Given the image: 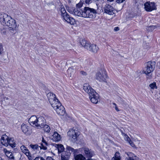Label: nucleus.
I'll return each instance as SVG.
<instances>
[{"instance_id":"1","label":"nucleus","mask_w":160,"mask_h":160,"mask_svg":"<svg viewBox=\"0 0 160 160\" xmlns=\"http://www.w3.org/2000/svg\"><path fill=\"white\" fill-rule=\"evenodd\" d=\"M0 22L3 25L8 27L9 31L13 33L16 31L17 24L15 20L11 16L6 14H0Z\"/></svg>"},{"instance_id":"2","label":"nucleus","mask_w":160,"mask_h":160,"mask_svg":"<svg viewBox=\"0 0 160 160\" xmlns=\"http://www.w3.org/2000/svg\"><path fill=\"white\" fill-rule=\"evenodd\" d=\"M83 88L84 91L88 94L91 102L93 103H98L99 99L98 94L90 86L88 83H84Z\"/></svg>"},{"instance_id":"3","label":"nucleus","mask_w":160,"mask_h":160,"mask_svg":"<svg viewBox=\"0 0 160 160\" xmlns=\"http://www.w3.org/2000/svg\"><path fill=\"white\" fill-rule=\"evenodd\" d=\"M28 122L34 127H41L43 125L44 119L43 117L38 118L36 116L33 115L29 119Z\"/></svg>"},{"instance_id":"4","label":"nucleus","mask_w":160,"mask_h":160,"mask_svg":"<svg viewBox=\"0 0 160 160\" xmlns=\"http://www.w3.org/2000/svg\"><path fill=\"white\" fill-rule=\"evenodd\" d=\"M97 13L95 9L88 7H85L82 11V17L91 18H94Z\"/></svg>"},{"instance_id":"5","label":"nucleus","mask_w":160,"mask_h":160,"mask_svg":"<svg viewBox=\"0 0 160 160\" xmlns=\"http://www.w3.org/2000/svg\"><path fill=\"white\" fill-rule=\"evenodd\" d=\"M145 67L143 68L142 73L147 76L152 72L155 69V62L149 61L145 64Z\"/></svg>"},{"instance_id":"6","label":"nucleus","mask_w":160,"mask_h":160,"mask_svg":"<svg viewBox=\"0 0 160 160\" xmlns=\"http://www.w3.org/2000/svg\"><path fill=\"white\" fill-rule=\"evenodd\" d=\"M60 10L62 17L66 21L71 25H74L75 23V19L73 18L70 17L68 14L63 6L61 7Z\"/></svg>"},{"instance_id":"7","label":"nucleus","mask_w":160,"mask_h":160,"mask_svg":"<svg viewBox=\"0 0 160 160\" xmlns=\"http://www.w3.org/2000/svg\"><path fill=\"white\" fill-rule=\"evenodd\" d=\"M80 43L83 47L92 52L96 53L99 50L98 47L96 44H92L83 40Z\"/></svg>"},{"instance_id":"8","label":"nucleus","mask_w":160,"mask_h":160,"mask_svg":"<svg viewBox=\"0 0 160 160\" xmlns=\"http://www.w3.org/2000/svg\"><path fill=\"white\" fill-rule=\"evenodd\" d=\"M80 134V132L76 128L70 129L68 132V135L69 139L73 142L78 140V137Z\"/></svg>"},{"instance_id":"9","label":"nucleus","mask_w":160,"mask_h":160,"mask_svg":"<svg viewBox=\"0 0 160 160\" xmlns=\"http://www.w3.org/2000/svg\"><path fill=\"white\" fill-rule=\"evenodd\" d=\"M108 78L106 72L104 69H101L96 74L95 78L98 81L101 82H106Z\"/></svg>"},{"instance_id":"10","label":"nucleus","mask_w":160,"mask_h":160,"mask_svg":"<svg viewBox=\"0 0 160 160\" xmlns=\"http://www.w3.org/2000/svg\"><path fill=\"white\" fill-rule=\"evenodd\" d=\"M57 113L60 115H63L65 112V108L59 101L52 106Z\"/></svg>"},{"instance_id":"11","label":"nucleus","mask_w":160,"mask_h":160,"mask_svg":"<svg viewBox=\"0 0 160 160\" xmlns=\"http://www.w3.org/2000/svg\"><path fill=\"white\" fill-rule=\"evenodd\" d=\"M79 150L81 153H83L88 158H92L95 155L94 152L88 147H84L80 148Z\"/></svg>"},{"instance_id":"12","label":"nucleus","mask_w":160,"mask_h":160,"mask_svg":"<svg viewBox=\"0 0 160 160\" xmlns=\"http://www.w3.org/2000/svg\"><path fill=\"white\" fill-rule=\"evenodd\" d=\"M144 9L147 12H151L157 9L155 3L148 2L144 4Z\"/></svg>"},{"instance_id":"13","label":"nucleus","mask_w":160,"mask_h":160,"mask_svg":"<svg viewBox=\"0 0 160 160\" xmlns=\"http://www.w3.org/2000/svg\"><path fill=\"white\" fill-rule=\"evenodd\" d=\"M47 96L52 106L59 101L58 99L56 98L55 94L53 93H48L47 94Z\"/></svg>"},{"instance_id":"14","label":"nucleus","mask_w":160,"mask_h":160,"mask_svg":"<svg viewBox=\"0 0 160 160\" xmlns=\"http://www.w3.org/2000/svg\"><path fill=\"white\" fill-rule=\"evenodd\" d=\"M42 142H43V143L41 144V146H38L37 144H31L30 145V146L34 150H37L39 149V148L41 149H42L44 150H46L47 148L46 146L48 145V143L43 138L42 140Z\"/></svg>"},{"instance_id":"15","label":"nucleus","mask_w":160,"mask_h":160,"mask_svg":"<svg viewBox=\"0 0 160 160\" xmlns=\"http://www.w3.org/2000/svg\"><path fill=\"white\" fill-rule=\"evenodd\" d=\"M104 10L105 13L110 15H113L115 12L113 7L108 4L105 6Z\"/></svg>"},{"instance_id":"16","label":"nucleus","mask_w":160,"mask_h":160,"mask_svg":"<svg viewBox=\"0 0 160 160\" xmlns=\"http://www.w3.org/2000/svg\"><path fill=\"white\" fill-rule=\"evenodd\" d=\"M21 129L22 132L27 135H30L31 131L29 127L24 124H22L21 126Z\"/></svg>"},{"instance_id":"17","label":"nucleus","mask_w":160,"mask_h":160,"mask_svg":"<svg viewBox=\"0 0 160 160\" xmlns=\"http://www.w3.org/2000/svg\"><path fill=\"white\" fill-rule=\"evenodd\" d=\"M9 137L6 134H4L2 136L1 139V143L4 146L7 147L8 145Z\"/></svg>"},{"instance_id":"18","label":"nucleus","mask_w":160,"mask_h":160,"mask_svg":"<svg viewBox=\"0 0 160 160\" xmlns=\"http://www.w3.org/2000/svg\"><path fill=\"white\" fill-rule=\"evenodd\" d=\"M71 153L69 152L64 151L61 155V160H69Z\"/></svg>"},{"instance_id":"19","label":"nucleus","mask_w":160,"mask_h":160,"mask_svg":"<svg viewBox=\"0 0 160 160\" xmlns=\"http://www.w3.org/2000/svg\"><path fill=\"white\" fill-rule=\"evenodd\" d=\"M2 150L6 156L9 158L10 160H14V157L12 152L7 150V149L5 148H3Z\"/></svg>"},{"instance_id":"20","label":"nucleus","mask_w":160,"mask_h":160,"mask_svg":"<svg viewBox=\"0 0 160 160\" xmlns=\"http://www.w3.org/2000/svg\"><path fill=\"white\" fill-rule=\"evenodd\" d=\"M52 139L55 142H58L61 139V136L57 132H55L52 135Z\"/></svg>"},{"instance_id":"21","label":"nucleus","mask_w":160,"mask_h":160,"mask_svg":"<svg viewBox=\"0 0 160 160\" xmlns=\"http://www.w3.org/2000/svg\"><path fill=\"white\" fill-rule=\"evenodd\" d=\"M126 160H134L135 159L136 156L132 152H126Z\"/></svg>"},{"instance_id":"22","label":"nucleus","mask_w":160,"mask_h":160,"mask_svg":"<svg viewBox=\"0 0 160 160\" xmlns=\"http://www.w3.org/2000/svg\"><path fill=\"white\" fill-rule=\"evenodd\" d=\"M68 74L70 77L72 76L76 72V70L74 67H70L67 70Z\"/></svg>"},{"instance_id":"23","label":"nucleus","mask_w":160,"mask_h":160,"mask_svg":"<svg viewBox=\"0 0 160 160\" xmlns=\"http://www.w3.org/2000/svg\"><path fill=\"white\" fill-rule=\"evenodd\" d=\"M74 158L75 160H86L85 157L82 154L74 155Z\"/></svg>"},{"instance_id":"24","label":"nucleus","mask_w":160,"mask_h":160,"mask_svg":"<svg viewBox=\"0 0 160 160\" xmlns=\"http://www.w3.org/2000/svg\"><path fill=\"white\" fill-rule=\"evenodd\" d=\"M8 145L12 148L16 146V144L15 143L13 138H9Z\"/></svg>"},{"instance_id":"25","label":"nucleus","mask_w":160,"mask_h":160,"mask_svg":"<svg viewBox=\"0 0 160 160\" xmlns=\"http://www.w3.org/2000/svg\"><path fill=\"white\" fill-rule=\"evenodd\" d=\"M20 148L22 152L26 155L29 152V151L28 150L24 145L20 147Z\"/></svg>"},{"instance_id":"26","label":"nucleus","mask_w":160,"mask_h":160,"mask_svg":"<svg viewBox=\"0 0 160 160\" xmlns=\"http://www.w3.org/2000/svg\"><path fill=\"white\" fill-rule=\"evenodd\" d=\"M73 14L75 15L82 17V12H81L77 8H75Z\"/></svg>"},{"instance_id":"27","label":"nucleus","mask_w":160,"mask_h":160,"mask_svg":"<svg viewBox=\"0 0 160 160\" xmlns=\"http://www.w3.org/2000/svg\"><path fill=\"white\" fill-rule=\"evenodd\" d=\"M57 148L58 152H63V151L64 149V148L63 145H62V144H57Z\"/></svg>"},{"instance_id":"28","label":"nucleus","mask_w":160,"mask_h":160,"mask_svg":"<svg viewBox=\"0 0 160 160\" xmlns=\"http://www.w3.org/2000/svg\"><path fill=\"white\" fill-rule=\"evenodd\" d=\"M149 86L151 89H154L157 88L156 83L155 82H153V83L150 84Z\"/></svg>"},{"instance_id":"29","label":"nucleus","mask_w":160,"mask_h":160,"mask_svg":"<svg viewBox=\"0 0 160 160\" xmlns=\"http://www.w3.org/2000/svg\"><path fill=\"white\" fill-rule=\"evenodd\" d=\"M43 129L45 132H49L51 129L48 125H45L43 127Z\"/></svg>"},{"instance_id":"30","label":"nucleus","mask_w":160,"mask_h":160,"mask_svg":"<svg viewBox=\"0 0 160 160\" xmlns=\"http://www.w3.org/2000/svg\"><path fill=\"white\" fill-rule=\"evenodd\" d=\"M157 28L156 26H151L148 27V30L149 31H152L154 29Z\"/></svg>"},{"instance_id":"31","label":"nucleus","mask_w":160,"mask_h":160,"mask_svg":"<svg viewBox=\"0 0 160 160\" xmlns=\"http://www.w3.org/2000/svg\"><path fill=\"white\" fill-rule=\"evenodd\" d=\"M75 9V8H74L72 7L69 8L68 9V12H69L70 13L73 14L74 11Z\"/></svg>"},{"instance_id":"32","label":"nucleus","mask_w":160,"mask_h":160,"mask_svg":"<svg viewBox=\"0 0 160 160\" xmlns=\"http://www.w3.org/2000/svg\"><path fill=\"white\" fill-rule=\"evenodd\" d=\"M124 139L125 141L128 142L131 141L130 138L126 134H124Z\"/></svg>"},{"instance_id":"33","label":"nucleus","mask_w":160,"mask_h":160,"mask_svg":"<svg viewBox=\"0 0 160 160\" xmlns=\"http://www.w3.org/2000/svg\"><path fill=\"white\" fill-rule=\"evenodd\" d=\"M72 152H73V153L74 154V155L75 156H76V154L79 153L80 152H81L80 151L79 148L78 149H74V150Z\"/></svg>"},{"instance_id":"34","label":"nucleus","mask_w":160,"mask_h":160,"mask_svg":"<svg viewBox=\"0 0 160 160\" xmlns=\"http://www.w3.org/2000/svg\"><path fill=\"white\" fill-rule=\"evenodd\" d=\"M66 150H68V151L69 152H69L71 151L72 152H73V151L74 150V149L71 147H70V146H67L66 148Z\"/></svg>"},{"instance_id":"35","label":"nucleus","mask_w":160,"mask_h":160,"mask_svg":"<svg viewBox=\"0 0 160 160\" xmlns=\"http://www.w3.org/2000/svg\"><path fill=\"white\" fill-rule=\"evenodd\" d=\"M26 155L27 156L29 160H33V158L31 154L30 153V152L28 153Z\"/></svg>"},{"instance_id":"36","label":"nucleus","mask_w":160,"mask_h":160,"mask_svg":"<svg viewBox=\"0 0 160 160\" xmlns=\"http://www.w3.org/2000/svg\"><path fill=\"white\" fill-rule=\"evenodd\" d=\"M83 5V2H80L78 3L77 4L76 7L77 8H80Z\"/></svg>"},{"instance_id":"37","label":"nucleus","mask_w":160,"mask_h":160,"mask_svg":"<svg viewBox=\"0 0 160 160\" xmlns=\"http://www.w3.org/2000/svg\"><path fill=\"white\" fill-rule=\"evenodd\" d=\"M115 160L118 158H120L119 153L118 152H116L115 155Z\"/></svg>"},{"instance_id":"38","label":"nucleus","mask_w":160,"mask_h":160,"mask_svg":"<svg viewBox=\"0 0 160 160\" xmlns=\"http://www.w3.org/2000/svg\"><path fill=\"white\" fill-rule=\"evenodd\" d=\"M83 2H85L86 4H89L91 3L92 0H82Z\"/></svg>"},{"instance_id":"39","label":"nucleus","mask_w":160,"mask_h":160,"mask_svg":"<svg viewBox=\"0 0 160 160\" xmlns=\"http://www.w3.org/2000/svg\"><path fill=\"white\" fill-rule=\"evenodd\" d=\"M81 61H82V62L83 63L82 64V65L83 66H84L86 65L87 63V61L85 60H82Z\"/></svg>"},{"instance_id":"40","label":"nucleus","mask_w":160,"mask_h":160,"mask_svg":"<svg viewBox=\"0 0 160 160\" xmlns=\"http://www.w3.org/2000/svg\"><path fill=\"white\" fill-rule=\"evenodd\" d=\"M129 143L132 147L134 148H136L134 144L132 141H131L130 142H129Z\"/></svg>"},{"instance_id":"41","label":"nucleus","mask_w":160,"mask_h":160,"mask_svg":"<svg viewBox=\"0 0 160 160\" xmlns=\"http://www.w3.org/2000/svg\"><path fill=\"white\" fill-rule=\"evenodd\" d=\"M80 73L81 74H82L83 75H84V76H86L87 75V73L86 72H85L84 71H81Z\"/></svg>"},{"instance_id":"42","label":"nucleus","mask_w":160,"mask_h":160,"mask_svg":"<svg viewBox=\"0 0 160 160\" xmlns=\"http://www.w3.org/2000/svg\"><path fill=\"white\" fill-rule=\"evenodd\" d=\"M125 0H116V2L118 3H122Z\"/></svg>"},{"instance_id":"43","label":"nucleus","mask_w":160,"mask_h":160,"mask_svg":"<svg viewBox=\"0 0 160 160\" xmlns=\"http://www.w3.org/2000/svg\"><path fill=\"white\" fill-rule=\"evenodd\" d=\"M113 104L115 106V109L117 111H119V110L118 108L117 107V106L115 103H113Z\"/></svg>"},{"instance_id":"44","label":"nucleus","mask_w":160,"mask_h":160,"mask_svg":"<svg viewBox=\"0 0 160 160\" xmlns=\"http://www.w3.org/2000/svg\"><path fill=\"white\" fill-rule=\"evenodd\" d=\"M46 160H55L51 157H48L46 158Z\"/></svg>"},{"instance_id":"45","label":"nucleus","mask_w":160,"mask_h":160,"mask_svg":"<svg viewBox=\"0 0 160 160\" xmlns=\"http://www.w3.org/2000/svg\"><path fill=\"white\" fill-rule=\"evenodd\" d=\"M114 30L116 31H117L119 30V28L118 27H116L114 28Z\"/></svg>"},{"instance_id":"46","label":"nucleus","mask_w":160,"mask_h":160,"mask_svg":"<svg viewBox=\"0 0 160 160\" xmlns=\"http://www.w3.org/2000/svg\"><path fill=\"white\" fill-rule=\"evenodd\" d=\"M3 49L2 48H0V54H1L2 52Z\"/></svg>"},{"instance_id":"47","label":"nucleus","mask_w":160,"mask_h":160,"mask_svg":"<svg viewBox=\"0 0 160 160\" xmlns=\"http://www.w3.org/2000/svg\"><path fill=\"white\" fill-rule=\"evenodd\" d=\"M33 160H40V157H36Z\"/></svg>"},{"instance_id":"48","label":"nucleus","mask_w":160,"mask_h":160,"mask_svg":"<svg viewBox=\"0 0 160 160\" xmlns=\"http://www.w3.org/2000/svg\"><path fill=\"white\" fill-rule=\"evenodd\" d=\"M40 160H45V159L42 157H40Z\"/></svg>"},{"instance_id":"49","label":"nucleus","mask_w":160,"mask_h":160,"mask_svg":"<svg viewBox=\"0 0 160 160\" xmlns=\"http://www.w3.org/2000/svg\"><path fill=\"white\" fill-rule=\"evenodd\" d=\"M114 0H108V1L109 2H112Z\"/></svg>"},{"instance_id":"50","label":"nucleus","mask_w":160,"mask_h":160,"mask_svg":"<svg viewBox=\"0 0 160 160\" xmlns=\"http://www.w3.org/2000/svg\"><path fill=\"white\" fill-rule=\"evenodd\" d=\"M6 100H8V98H7V97L6 98Z\"/></svg>"},{"instance_id":"51","label":"nucleus","mask_w":160,"mask_h":160,"mask_svg":"<svg viewBox=\"0 0 160 160\" xmlns=\"http://www.w3.org/2000/svg\"><path fill=\"white\" fill-rule=\"evenodd\" d=\"M0 160H3L1 157H0Z\"/></svg>"},{"instance_id":"52","label":"nucleus","mask_w":160,"mask_h":160,"mask_svg":"<svg viewBox=\"0 0 160 160\" xmlns=\"http://www.w3.org/2000/svg\"><path fill=\"white\" fill-rule=\"evenodd\" d=\"M152 77L151 76V75H150V77H149V79H150Z\"/></svg>"}]
</instances>
